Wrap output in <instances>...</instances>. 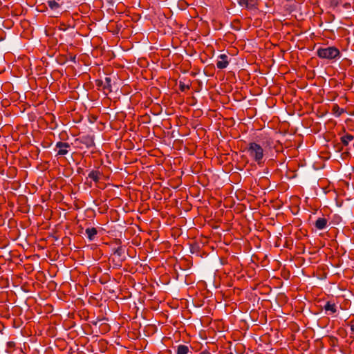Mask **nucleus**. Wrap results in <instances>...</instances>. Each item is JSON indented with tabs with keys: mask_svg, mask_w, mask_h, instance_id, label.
<instances>
[{
	"mask_svg": "<svg viewBox=\"0 0 354 354\" xmlns=\"http://www.w3.org/2000/svg\"><path fill=\"white\" fill-rule=\"evenodd\" d=\"M111 78L110 77H106L104 80V92L111 93L112 92V84Z\"/></svg>",
	"mask_w": 354,
	"mask_h": 354,
	"instance_id": "11",
	"label": "nucleus"
},
{
	"mask_svg": "<svg viewBox=\"0 0 354 354\" xmlns=\"http://www.w3.org/2000/svg\"><path fill=\"white\" fill-rule=\"evenodd\" d=\"M325 314L330 315L335 314L337 311V305L330 301H327L323 307Z\"/></svg>",
	"mask_w": 354,
	"mask_h": 354,
	"instance_id": "8",
	"label": "nucleus"
},
{
	"mask_svg": "<svg viewBox=\"0 0 354 354\" xmlns=\"http://www.w3.org/2000/svg\"><path fill=\"white\" fill-rule=\"evenodd\" d=\"M317 230H322L328 226V219L325 217H319L314 223Z\"/></svg>",
	"mask_w": 354,
	"mask_h": 354,
	"instance_id": "9",
	"label": "nucleus"
},
{
	"mask_svg": "<svg viewBox=\"0 0 354 354\" xmlns=\"http://www.w3.org/2000/svg\"><path fill=\"white\" fill-rule=\"evenodd\" d=\"M85 233L87 236L88 239L90 241H93L97 234V230L95 227H88L86 229Z\"/></svg>",
	"mask_w": 354,
	"mask_h": 354,
	"instance_id": "10",
	"label": "nucleus"
},
{
	"mask_svg": "<svg viewBox=\"0 0 354 354\" xmlns=\"http://www.w3.org/2000/svg\"><path fill=\"white\" fill-rule=\"evenodd\" d=\"M258 138L259 139L257 142H249L243 152L248 155L252 161L262 167L265 163L268 150L272 148L274 140L268 135L261 134Z\"/></svg>",
	"mask_w": 354,
	"mask_h": 354,
	"instance_id": "1",
	"label": "nucleus"
},
{
	"mask_svg": "<svg viewBox=\"0 0 354 354\" xmlns=\"http://www.w3.org/2000/svg\"><path fill=\"white\" fill-rule=\"evenodd\" d=\"M88 178L92 179L94 182H99L101 176V173L98 170H92L88 175Z\"/></svg>",
	"mask_w": 354,
	"mask_h": 354,
	"instance_id": "12",
	"label": "nucleus"
},
{
	"mask_svg": "<svg viewBox=\"0 0 354 354\" xmlns=\"http://www.w3.org/2000/svg\"><path fill=\"white\" fill-rule=\"evenodd\" d=\"M15 346V343L14 342H7V348H10V349H12L14 348V347Z\"/></svg>",
	"mask_w": 354,
	"mask_h": 354,
	"instance_id": "18",
	"label": "nucleus"
},
{
	"mask_svg": "<svg viewBox=\"0 0 354 354\" xmlns=\"http://www.w3.org/2000/svg\"><path fill=\"white\" fill-rule=\"evenodd\" d=\"M189 88H190L189 85L185 84L184 82H183L181 81L180 82L179 89L180 90V91L184 92L186 90H189Z\"/></svg>",
	"mask_w": 354,
	"mask_h": 354,
	"instance_id": "15",
	"label": "nucleus"
},
{
	"mask_svg": "<svg viewBox=\"0 0 354 354\" xmlns=\"http://www.w3.org/2000/svg\"><path fill=\"white\" fill-rule=\"evenodd\" d=\"M46 3L50 9L55 12L56 15L62 13V6L64 3L63 0H47Z\"/></svg>",
	"mask_w": 354,
	"mask_h": 354,
	"instance_id": "3",
	"label": "nucleus"
},
{
	"mask_svg": "<svg viewBox=\"0 0 354 354\" xmlns=\"http://www.w3.org/2000/svg\"><path fill=\"white\" fill-rule=\"evenodd\" d=\"M332 3H333L334 6H337V5H338V1H337V0L333 1H332Z\"/></svg>",
	"mask_w": 354,
	"mask_h": 354,
	"instance_id": "20",
	"label": "nucleus"
},
{
	"mask_svg": "<svg viewBox=\"0 0 354 354\" xmlns=\"http://www.w3.org/2000/svg\"><path fill=\"white\" fill-rule=\"evenodd\" d=\"M200 354H210V353L207 350H205L201 351Z\"/></svg>",
	"mask_w": 354,
	"mask_h": 354,
	"instance_id": "19",
	"label": "nucleus"
},
{
	"mask_svg": "<svg viewBox=\"0 0 354 354\" xmlns=\"http://www.w3.org/2000/svg\"><path fill=\"white\" fill-rule=\"evenodd\" d=\"M230 59L229 57L225 54H221L218 56V59L216 61V65L217 68L218 69H224L227 68L230 63Z\"/></svg>",
	"mask_w": 354,
	"mask_h": 354,
	"instance_id": "4",
	"label": "nucleus"
},
{
	"mask_svg": "<svg viewBox=\"0 0 354 354\" xmlns=\"http://www.w3.org/2000/svg\"><path fill=\"white\" fill-rule=\"evenodd\" d=\"M353 139H354V136L353 135L348 134V133L342 136L340 138L341 142L342 143V145L344 146L348 145L349 142H351L352 140H353Z\"/></svg>",
	"mask_w": 354,
	"mask_h": 354,
	"instance_id": "13",
	"label": "nucleus"
},
{
	"mask_svg": "<svg viewBox=\"0 0 354 354\" xmlns=\"http://www.w3.org/2000/svg\"><path fill=\"white\" fill-rule=\"evenodd\" d=\"M259 0H237L239 6L245 7L248 10L257 9V4Z\"/></svg>",
	"mask_w": 354,
	"mask_h": 354,
	"instance_id": "5",
	"label": "nucleus"
},
{
	"mask_svg": "<svg viewBox=\"0 0 354 354\" xmlns=\"http://www.w3.org/2000/svg\"><path fill=\"white\" fill-rule=\"evenodd\" d=\"M316 53L321 59H333L340 57L339 50L335 46L319 48Z\"/></svg>",
	"mask_w": 354,
	"mask_h": 354,
	"instance_id": "2",
	"label": "nucleus"
},
{
	"mask_svg": "<svg viewBox=\"0 0 354 354\" xmlns=\"http://www.w3.org/2000/svg\"><path fill=\"white\" fill-rule=\"evenodd\" d=\"M95 85L98 89H100V88H102V89L104 91V80H97L95 81Z\"/></svg>",
	"mask_w": 354,
	"mask_h": 354,
	"instance_id": "17",
	"label": "nucleus"
},
{
	"mask_svg": "<svg viewBox=\"0 0 354 354\" xmlns=\"http://www.w3.org/2000/svg\"><path fill=\"white\" fill-rule=\"evenodd\" d=\"M227 354H233L232 352L227 353Z\"/></svg>",
	"mask_w": 354,
	"mask_h": 354,
	"instance_id": "22",
	"label": "nucleus"
},
{
	"mask_svg": "<svg viewBox=\"0 0 354 354\" xmlns=\"http://www.w3.org/2000/svg\"><path fill=\"white\" fill-rule=\"evenodd\" d=\"M56 148L59 149L57 156H64L68 153V149L71 145L68 142H57L56 143Z\"/></svg>",
	"mask_w": 354,
	"mask_h": 354,
	"instance_id": "6",
	"label": "nucleus"
},
{
	"mask_svg": "<svg viewBox=\"0 0 354 354\" xmlns=\"http://www.w3.org/2000/svg\"><path fill=\"white\" fill-rule=\"evenodd\" d=\"M351 330L353 333H354V324L351 325Z\"/></svg>",
	"mask_w": 354,
	"mask_h": 354,
	"instance_id": "21",
	"label": "nucleus"
},
{
	"mask_svg": "<svg viewBox=\"0 0 354 354\" xmlns=\"http://www.w3.org/2000/svg\"><path fill=\"white\" fill-rule=\"evenodd\" d=\"M114 254L121 257L122 254L124 253V250L122 246L118 247L117 248L114 249L113 252Z\"/></svg>",
	"mask_w": 354,
	"mask_h": 354,
	"instance_id": "16",
	"label": "nucleus"
},
{
	"mask_svg": "<svg viewBox=\"0 0 354 354\" xmlns=\"http://www.w3.org/2000/svg\"><path fill=\"white\" fill-rule=\"evenodd\" d=\"M77 140H80V142L84 144L87 148L92 147L95 145L93 136H83L80 138L77 139Z\"/></svg>",
	"mask_w": 354,
	"mask_h": 354,
	"instance_id": "7",
	"label": "nucleus"
},
{
	"mask_svg": "<svg viewBox=\"0 0 354 354\" xmlns=\"http://www.w3.org/2000/svg\"><path fill=\"white\" fill-rule=\"evenodd\" d=\"M189 347L184 344H180L177 346L176 354H188Z\"/></svg>",
	"mask_w": 354,
	"mask_h": 354,
	"instance_id": "14",
	"label": "nucleus"
}]
</instances>
